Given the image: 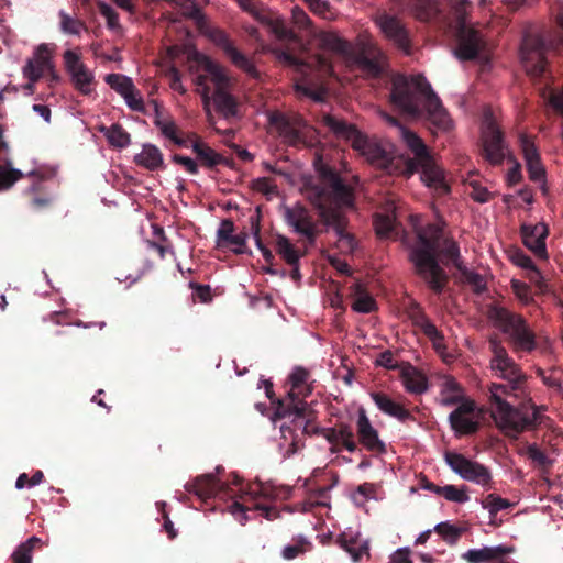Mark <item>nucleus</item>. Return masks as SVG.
Here are the masks:
<instances>
[{
  "label": "nucleus",
  "instance_id": "nucleus-1",
  "mask_svg": "<svg viewBox=\"0 0 563 563\" xmlns=\"http://www.w3.org/2000/svg\"><path fill=\"white\" fill-rule=\"evenodd\" d=\"M228 506L229 511L238 520L239 523L245 525L252 517L250 514H257L266 519H274L277 517V509L267 505V501L274 500L277 497V492L271 484L262 483L260 481L249 483L246 488L243 487L239 474H227L222 465L214 467L213 472V498H235Z\"/></svg>",
  "mask_w": 563,
  "mask_h": 563
},
{
  "label": "nucleus",
  "instance_id": "nucleus-2",
  "mask_svg": "<svg viewBox=\"0 0 563 563\" xmlns=\"http://www.w3.org/2000/svg\"><path fill=\"white\" fill-rule=\"evenodd\" d=\"M449 16L442 14L439 0H415L413 13L420 21L448 19L455 29L456 47L454 54L460 60L488 59L489 44L482 31L467 25V14L472 8L468 0H448Z\"/></svg>",
  "mask_w": 563,
  "mask_h": 563
},
{
  "label": "nucleus",
  "instance_id": "nucleus-3",
  "mask_svg": "<svg viewBox=\"0 0 563 563\" xmlns=\"http://www.w3.org/2000/svg\"><path fill=\"white\" fill-rule=\"evenodd\" d=\"M389 101L395 109L411 118H420L426 113L439 129L449 130L452 126L448 111L423 75L394 76Z\"/></svg>",
  "mask_w": 563,
  "mask_h": 563
},
{
  "label": "nucleus",
  "instance_id": "nucleus-4",
  "mask_svg": "<svg viewBox=\"0 0 563 563\" xmlns=\"http://www.w3.org/2000/svg\"><path fill=\"white\" fill-rule=\"evenodd\" d=\"M444 223H430L418 229L416 243L409 247V260L415 274L434 294H442L449 284V275L439 263V247L443 241Z\"/></svg>",
  "mask_w": 563,
  "mask_h": 563
},
{
  "label": "nucleus",
  "instance_id": "nucleus-5",
  "mask_svg": "<svg viewBox=\"0 0 563 563\" xmlns=\"http://www.w3.org/2000/svg\"><path fill=\"white\" fill-rule=\"evenodd\" d=\"M321 121L336 137L345 139L355 151L364 155L366 161L375 167L387 172L388 175H397V170L408 169V163L402 159H396L395 154L384 150L382 145L369 141L355 125L349 124L345 120L339 119L331 113H324Z\"/></svg>",
  "mask_w": 563,
  "mask_h": 563
},
{
  "label": "nucleus",
  "instance_id": "nucleus-6",
  "mask_svg": "<svg viewBox=\"0 0 563 563\" xmlns=\"http://www.w3.org/2000/svg\"><path fill=\"white\" fill-rule=\"evenodd\" d=\"M400 128L402 140L415 156L410 158L407 154H395L396 159H402L409 165L408 169L397 170V175L411 176L421 168V178L428 187L434 188L439 195L449 194L450 186L445 181V172L438 166L426 143L416 133L402 126Z\"/></svg>",
  "mask_w": 563,
  "mask_h": 563
},
{
  "label": "nucleus",
  "instance_id": "nucleus-7",
  "mask_svg": "<svg viewBox=\"0 0 563 563\" xmlns=\"http://www.w3.org/2000/svg\"><path fill=\"white\" fill-rule=\"evenodd\" d=\"M309 369L295 367L288 377L290 389L285 399L279 400L276 413L279 417H294L295 427L301 428L302 432H309V426L318 418L317 411L305 400L312 393L309 385Z\"/></svg>",
  "mask_w": 563,
  "mask_h": 563
},
{
  "label": "nucleus",
  "instance_id": "nucleus-8",
  "mask_svg": "<svg viewBox=\"0 0 563 563\" xmlns=\"http://www.w3.org/2000/svg\"><path fill=\"white\" fill-rule=\"evenodd\" d=\"M563 49V35L556 31L544 30L541 33L527 31L520 47L523 66L531 77L545 78L548 74V52Z\"/></svg>",
  "mask_w": 563,
  "mask_h": 563
},
{
  "label": "nucleus",
  "instance_id": "nucleus-9",
  "mask_svg": "<svg viewBox=\"0 0 563 563\" xmlns=\"http://www.w3.org/2000/svg\"><path fill=\"white\" fill-rule=\"evenodd\" d=\"M319 172L324 184L308 187L307 197L318 208L319 217L322 219L323 210H339L332 207V203L352 205L353 188L346 185L336 170L329 166H321Z\"/></svg>",
  "mask_w": 563,
  "mask_h": 563
},
{
  "label": "nucleus",
  "instance_id": "nucleus-10",
  "mask_svg": "<svg viewBox=\"0 0 563 563\" xmlns=\"http://www.w3.org/2000/svg\"><path fill=\"white\" fill-rule=\"evenodd\" d=\"M236 86L238 79L221 64L213 62V110L229 123L238 122L243 115L241 102L233 93Z\"/></svg>",
  "mask_w": 563,
  "mask_h": 563
},
{
  "label": "nucleus",
  "instance_id": "nucleus-11",
  "mask_svg": "<svg viewBox=\"0 0 563 563\" xmlns=\"http://www.w3.org/2000/svg\"><path fill=\"white\" fill-rule=\"evenodd\" d=\"M488 318L503 333L508 334L516 351L531 352L537 349L534 332L531 331L526 318L518 312L494 306L488 310Z\"/></svg>",
  "mask_w": 563,
  "mask_h": 563
},
{
  "label": "nucleus",
  "instance_id": "nucleus-12",
  "mask_svg": "<svg viewBox=\"0 0 563 563\" xmlns=\"http://www.w3.org/2000/svg\"><path fill=\"white\" fill-rule=\"evenodd\" d=\"M531 415L525 412V406L515 408L510 402H501V416L506 424V435L509 439H518L520 433L525 431L534 430L538 424L543 422V411L547 410L545 406H537L533 401L529 400Z\"/></svg>",
  "mask_w": 563,
  "mask_h": 563
},
{
  "label": "nucleus",
  "instance_id": "nucleus-13",
  "mask_svg": "<svg viewBox=\"0 0 563 563\" xmlns=\"http://www.w3.org/2000/svg\"><path fill=\"white\" fill-rule=\"evenodd\" d=\"M444 406H457L451 411L449 421L454 432L459 434H474L479 431V413L472 399L464 398L462 394H452L443 398Z\"/></svg>",
  "mask_w": 563,
  "mask_h": 563
},
{
  "label": "nucleus",
  "instance_id": "nucleus-14",
  "mask_svg": "<svg viewBox=\"0 0 563 563\" xmlns=\"http://www.w3.org/2000/svg\"><path fill=\"white\" fill-rule=\"evenodd\" d=\"M444 461L451 471L459 474L464 481L476 483L484 488H490L492 474L487 466L454 451H445Z\"/></svg>",
  "mask_w": 563,
  "mask_h": 563
},
{
  "label": "nucleus",
  "instance_id": "nucleus-15",
  "mask_svg": "<svg viewBox=\"0 0 563 563\" xmlns=\"http://www.w3.org/2000/svg\"><path fill=\"white\" fill-rule=\"evenodd\" d=\"M489 350L493 353L490 366L498 371L501 378L508 379L512 390L521 389L526 376L521 373L520 367L510 358L506 347L497 336L488 340Z\"/></svg>",
  "mask_w": 563,
  "mask_h": 563
},
{
  "label": "nucleus",
  "instance_id": "nucleus-16",
  "mask_svg": "<svg viewBox=\"0 0 563 563\" xmlns=\"http://www.w3.org/2000/svg\"><path fill=\"white\" fill-rule=\"evenodd\" d=\"M311 422L306 434H320L330 444V452L339 453L343 449L349 452L357 450V442L354 440L353 427L346 422H336L334 427H318Z\"/></svg>",
  "mask_w": 563,
  "mask_h": 563
},
{
  "label": "nucleus",
  "instance_id": "nucleus-17",
  "mask_svg": "<svg viewBox=\"0 0 563 563\" xmlns=\"http://www.w3.org/2000/svg\"><path fill=\"white\" fill-rule=\"evenodd\" d=\"M240 8L244 12L250 13L266 26L279 40H291L295 37L294 31L288 29L286 22L278 15L266 9L263 4H258L255 0H236Z\"/></svg>",
  "mask_w": 563,
  "mask_h": 563
},
{
  "label": "nucleus",
  "instance_id": "nucleus-18",
  "mask_svg": "<svg viewBox=\"0 0 563 563\" xmlns=\"http://www.w3.org/2000/svg\"><path fill=\"white\" fill-rule=\"evenodd\" d=\"M64 65L73 86L82 95L88 96L93 90L95 74L81 59L77 51L67 49L63 54Z\"/></svg>",
  "mask_w": 563,
  "mask_h": 563
},
{
  "label": "nucleus",
  "instance_id": "nucleus-19",
  "mask_svg": "<svg viewBox=\"0 0 563 563\" xmlns=\"http://www.w3.org/2000/svg\"><path fill=\"white\" fill-rule=\"evenodd\" d=\"M374 21L394 46L407 55L411 54L410 31L406 27L402 20L394 14L383 12L377 14Z\"/></svg>",
  "mask_w": 563,
  "mask_h": 563
},
{
  "label": "nucleus",
  "instance_id": "nucleus-20",
  "mask_svg": "<svg viewBox=\"0 0 563 563\" xmlns=\"http://www.w3.org/2000/svg\"><path fill=\"white\" fill-rule=\"evenodd\" d=\"M188 63L189 71L196 85V90L201 96L207 115H210L211 103L209 97V85L211 81V60L207 56L195 52L189 56Z\"/></svg>",
  "mask_w": 563,
  "mask_h": 563
},
{
  "label": "nucleus",
  "instance_id": "nucleus-21",
  "mask_svg": "<svg viewBox=\"0 0 563 563\" xmlns=\"http://www.w3.org/2000/svg\"><path fill=\"white\" fill-rule=\"evenodd\" d=\"M285 219L296 233L306 238L308 244H314L319 234L322 233L311 212L302 205L297 203L292 208H287Z\"/></svg>",
  "mask_w": 563,
  "mask_h": 563
},
{
  "label": "nucleus",
  "instance_id": "nucleus-22",
  "mask_svg": "<svg viewBox=\"0 0 563 563\" xmlns=\"http://www.w3.org/2000/svg\"><path fill=\"white\" fill-rule=\"evenodd\" d=\"M322 222L331 227L336 235V247L342 253H353L357 243L355 236L347 232V219L340 210H323Z\"/></svg>",
  "mask_w": 563,
  "mask_h": 563
},
{
  "label": "nucleus",
  "instance_id": "nucleus-23",
  "mask_svg": "<svg viewBox=\"0 0 563 563\" xmlns=\"http://www.w3.org/2000/svg\"><path fill=\"white\" fill-rule=\"evenodd\" d=\"M55 48L54 44L46 43L36 46L32 57L26 60L22 68L24 78L30 81H37L46 74L47 69H52Z\"/></svg>",
  "mask_w": 563,
  "mask_h": 563
},
{
  "label": "nucleus",
  "instance_id": "nucleus-24",
  "mask_svg": "<svg viewBox=\"0 0 563 563\" xmlns=\"http://www.w3.org/2000/svg\"><path fill=\"white\" fill-rule=\"evenodd\" d=\"M213 45L221 47L225 56L229 57L235 67L243 70L252 78L260 76V71L256 69L251 59L234 46L233 42L223 30L213 27Z\"/></svg>",
  "mask_w": 563,
  "mask_h": 563
},
{
  "label": "nucleus",
  "instance_id": "nucleus-25",
  "mask_svg": "<svg viewBox=\"0 0 563 563\" xmlns=\"http://www.w3.org/2000/svg\"><path fill=\"white\" fill-rule=\"evenodd\" d=\"M106 82L124 99L131 110L137 112L145 110L143 98L130 77L122 74H109L106 77Z\"/></svg>",
  "mask_w": 563,
  "mask_h": 563
},
{
  "label": "nucleus",
  "instance_id": "nucleus-26",
  "mask_svg": "<svg viewBox=\"0 0 563 563\" xmlns=\"http://www.w3.org/2000/svg\"><path fill=\"white\" fill-rule=\"evenodd\" d=\"M520 235L525 246L537 255L540 260H548L547 236L549 235V227L543 221L538 224H522L520 227Z\"/></svg>",
  "mask_w": 563,
  "mask_h": 563
},
{
  "label": "nucleus",
  "instance_id": "nucleus-27",
  "mask_svg": "<svg viewBox=\"0 0 563 563\" xmlns=\"http://www.w3.org/2000/svg\"><path fill=\"white\" fill-rule=\"evenodd\" d=\"M356 429L358 441L365 450L373 452L375 455H383L387 452L386 443L380 440L378 431L374 429L364 408L358 409Z\"/></svg>",
  "mask_w": 563,
  "mask_h": 563
},
{
  "label": "nucleus",
  "instance_id": "nucleus-28",
  "mask_svg": "<svg viewBox=\"0 0 563 563\" xmlns=\"http://www.w3.org/2000/svg\"><path fill=\"white\" fill-rule=\"evenodd\" d=\"M484 157L494 166L503 164L505 159V145L503 133L495 122L487 123L482 135Z\"/></svg>",
  "mask_w": 563,
  "mask_h": 563
},
{
  "label": "nucleus",
  "instance_id": "nucleus-29",
  "mask_svg": "<svg viewBox=\"0 0 563 563\" xmlns=\"http://www.w3.org/2000/svg\"><path fill=\"white\" fill-rule=\"evenodd\" d=\"M409 319L413 325L421 329L423 334L432 342L435 350L444 349V335L438 331L437 325L433 324L419 303H413L409 309Z\"/></svg>",
  "mask_w": 563,
  "mask_h": 563
},
{
  "label": "nucleus",
  "instance_id": "nucleus-30",
  "mask_svg": "<svg viewBox=\"0 0 563 563\" xmlns=\"http://www.w3.org/2000/svg\"><path fill=\"white\" fill-rule=\"evenodd\" d=\"M514 550L515 549L512 547L507 545L470 549L462 554V559L467 563H496L499 559L511 554Z\"/></svg>",
  "mask_w": 563,
  "mask_h": 563
},
{
  "label": "nucleus",
  "instance_id": "nucleus-31",
  "mask_svg": "<svg viewBox=\"0 0 563 563\" xmlns=\"http://www.w3.org/2000/svg\"><path fill=\"white\" fill-rule=\"evenodd\" d=\"M371 397L385 415L397 418L400 422H407V420L416 422L417 418L410 413L409 409L393 400L388 394L374 391L371 394Z\"/></svg>",
  "mask_w": 563,
  "mask_h": 563
},
{
  "label": "nucleus",
  "instance_id": "nucleus-32",
  "mask_svg": "<svg viewBox=\"0 0 563 563\" xmlns=\"http://www.w3.org/2000/svg\"><path fill=\"white\" fill-rule=\"evenodd\" d=\"M489 390V399L490 402L494 405L495 410L492 413V417L494 418L495 424L498 427V429L506 435V424L504 423L503 419V410H501V402H508L503 398V395L510 394L511 384H492L488 388Z\"/></svg>",
  "mask_w": 563,
  "mask_h": 563
},
{
  "label": "nucleus",
  "instance_id": "nucleus-33",
  "mask_svg": "<svg viewBox=\"0 0 563 563\" xmlns=\"http://www.w3.org/2000/svg\"><path fill=\"white\" fill-rule=\"evenodd\" d=\"M509 260L511 263L518 267H521L523 269L528 271V278L531 283L536 284L540 290H542L544 286V278L541 275L540 271L534 265L533 261L531 260L528 254H526L525 251L516 249L514 251L509 252Z\"/></svg>",
  "mask_w": 563,
  "mask_h": 563
},
{
  "label": "nucleus",
  "instance_id": "nucleus-34",
  "mask_svg": "<svg viewBox=\"0 0 563 563\" xmlns=\"http://www.w3.org/2000/svg\"><path fill=\"white\" fill-rule=\"evenodd\" d=\"M402 384L409 393L423 394L428 389V380L424 374L409 363L401 365Z\"/></svg>",
  "mask_w": 563,
  "mask_h": 563
},
{
  "label": "nucleus",
  "instance_id": "nucleus-35",
  "mask_svg": "<svg viewBox=\"0 0 563 563\" xmlns=\"http://www.w3.org/2000/svg\"><path fill=\"white\" fill-rule=\"evenodd\" d=\"M439 255L442 256V262L446 266L452 264V266L460 271L464 265L461 257V246L452 239V236L443 238L438 251V257Z\"/></svg>",
  "mask_w": 563,
  "mask_h": 563
},
{
  "label": "nucleus",
  "instance_id": "nucleus-36",
  "mask_svg": "<svg viewBox=\"0 0 563 563\" xmlns=\"http://www.w3.org/2000/svg\"><path fill=\"white\" fill-rule=\"evenodd\" d=\"M134 162L146 169L155 170L163 165V155L153 144H144L140 153L134 156Z\"/></svg>",
  "mask_w": 563,
  "mask_h": 563
},
{
  "label": "nucleus",
  "instance_id": "nucleus-37",
  "mask_svg": "<svg viewBox=\"0 0 563 563\" xmlns=\"http://www.w3.org/2000/svg\"><path fill=\"white\" fill-rule=\"evenodd\" d=\"M271 122L279 130V135L290 145L302 143V135L299 130L295 129L288 119L280 113H274Z\"/></svg>",
  "mask_w": 563,
  "mask_h": 563
},
{
  "label": "nucleus",
  "instance_id": "nucleus-38",
  "mask_svg": "<svg viewBox=\"0 0 563 563\" xmlns=\"http://www.w3.org/2000/svg\"><path fill=\"white\" fill-rule=\"evenodd\" d=\"M275 250L280 258L286 261L288 265H298L301 256V253L294 243H291L290 239L285 235H277L275 241Z\"/></svg>",
  "mask_w": 563,
  "mask_h": 563
},
{
  "label": "nucleus",
  "instance_id": "nucleus-39",
  "mask_svg": "<svg viewBox=\"0 0 563 563\" xmlns=\"http://www.w3.org/2000/svg\"><path fill=\"white\" fill-rule=\"evenodd\" d=\"M355 295V299L352 302V309L358 312H372L377 306L372 295L366 292L365 287L360 283H355L352 286Z\"/></svg>",
  "mask_w": 563,
  "mask_h": 563
},
{
  "label": "nucleus",
  "instance_id": "nucleus-40",
  "mask_svg": "<svg viewBox=\"0 0 563 563\" xmlns=\"http://www.w3.org/2000/svg\"><path fill=\"white\" fill-rule=\"evenodd\" d=\"M374 229L379 238H391L398 234V223L395 216H390V213H376Z\"/></svg>",
  "mask_w": 563,
  "mask_h": 563
},
{
  "label": "nucleus",
  "instance_id": "nucleus-41",
  "mask_svg": "<svg viewBox=\"0 0 563 563\" xmlns=\"http://www.w3.org/2000/svg\"><path fill=\"white\" fill-rule=\"evenodd\" d=\"M101 132L107 137L108 142L115 147H126L130 142V134L119 124H112L109 128H102Z\"/></svg>",
  "mask_w": 563,
  "mask_h": 563
},
{
  "label": "nucleus",
  "instance_id": "nucleus-42",
  "mask_svg": "<svg viewBox=\"0 0 563 563\" xmlns=\"http://www.w3.org/2000/svg\"><path fill=\"white\" fill-rule=\"evenodd\" d=\"M358 67L364 76L368 78H378L384 70L378 56H367L365 54L358 56Z\"/></svg>",
  "mask_w": 563,
  "mask_h": 563
},
{
  "label": "nucleus",
  "instance_id": "nucleus-43",
  "mask_svg": "<svg viewBox=\"0 0 563 563\" xmlns=\"http://www.w3.org/2000/svg\"><path fill=\"white\" fill-rule=\"evenodd\" d=\"M187 490L199 501L207 504L210 498L211 477L209 475L197 477L194 483L187 486Z\"/></svg>",
  "mask_w": 563,
  "mask_h": 563
},
{
  "label": "nucleus",
  "instance_id": "nucleus-44",
  "mask_svg": "<svg viewBox=\"0 0 563 563\" xmlns=\"http://www.w3.org/2000/svg\"><path fill=\"white\" fill-rule=\"evenodd\" d=\"M58 15L60 19L59 29L64 34L79 35L81 31L85 29V25L80 20L69 15L64 10H60Z\"/></svg>",
  "mask_w": 563,
  "mask_h": 563
},
{
  "label": "nucleus",
  "instance_id": "nucleus-45",
  "mask_svg": "<svg viewBox=\"0 0 563 563\" xmlns=\"http://www.w3.org/2000/svg\"><path fill=\"white\" fill-rule=\"evenodd\" d=\"M41 542L37 537H31L21 543L12 553L13 563H32V552L35 543Z\"/></svg>",
  "mask_w": 563,
  "mask_h": 563
},
{
  "label": "nucleus",
  "instance_id": "nucleus-46",
  "mask_svg": "<svg viewBox=\"0 0 563 563\" xmlns=\"http://www.w3.org/2000/svg\"><path fill=\"white\" fill-rule=\"evenodd\" d=\"M320 44L323 48L330 49V52L344 53L346 52L347 44L345 40L339 37L334 33H328L323 31L319 35Z\"/></svg>",
  "mask_w": 563,
  "mask_h": 563
},
{
  "label": "nucleus",
  "instance_id": "nucleus-47",
  "mask_svg": "<svg viewBox=\"0 0 563 563\" xmlns=\"http://www.w3.org/2000/svg\"><path fill=\"white\" fill-rule=\"evenodd\" d=\"M294 541V543H289L287 547L283 549L282 555L284 559H296L297 556L303 554V552H307L312 548L311 542L302 537H299Z\"/></svg>",
  "mask_w": 563,
  "mask_h": 563
},
{
  "label": "nucleus",
  "instance_id": "nucleus-48",
  "mask_svg": "<svg viewBox=\"0 0 563 563\" xmlns=\"http://www.w3.org/2000/svg\"><path fill=\"white\" fill-rule=\"evenodd\" d=\"M526 455L532 461V463L542 470H548L552 466L553 462L545 454L544 451L540 450L539 445L531 443L527 445Z\"/></svg>",
  "mask_w": 563,
  "mask_h": 563
},
{
  "label": "nucleus",
  "instance_id": "nucleus-49",
  "mask_svg": "<svg viewBox=\"0 0 563 563\" xmlns=\"http://www.w3.org/2000/svg\"><path fill=\"white\" fill-rule=\"evenodd\" d=\"M538 375L547 386L558 393H563V368L553 367L548 375L543 369H538Z\"/></svg>",
  "mask_w": 563,
  "mask_h": 563
},
{
  "label": "nucleus",
  "instance_id": "nucleus-50",
  "mask_svg": "<svg viewBox=\"0 0 563 563\" xmlns=\"http://www.w3.org/2000/svg\"><path fill=\"white\" fill-rule=\"evenodd\" d=\"M155 123L165 137L169 139L177 145H186V141L178 135V129L174 121L158 119Z\"/></svg>",
  "mask_w": 563,
  "mask_h": 563
},
{
  "label": "nucleus",
  "instance_id": "nucleus-51",
  "mask_svg": "<svg viewBox=\"0 0 563 563\" xmlns=\"http://www.w3.org/2000/svg\"><path fill=\"white\" fill-rule=\"evenodd\" d=\"M174 2L179 5L181 15L191 19L198 25L202 23L203 15L192 0H174Z\"/></svg>",
  "mask_w": 563,
  "mask_h": 563
},
{
  "label": "nucleus",
  "instance_id": "nucleus-52",
  "mask_svg": "<svg viewBox=\"0 0 563 563\" xmlns=\"http://www.w3.org/2000/svg\"><path fill=\"white\" fill-rule=\"evenodd\" d=\"M460 272L465 283L473 286V291L482 294L484 290H486V283L481 274L474 273V271L468 269L465 265L460 268Z\"/></svg>",
  "mask_w": 563,
  "mask_h": 563
},
{
  "label": "nucleus",
  "instance_id": "nucleus-53",
  "mask_svg": "<svg viewBox=\"0 0 563 563\" xmlns=\"http://www.w3.org/2000/svg\"><path fill=\"white\" fill-rule=\"evenodd\" d=\"M523 159L527 164L538 161L540 158L539 150L533 140L528 135H520L519 139Z\"/></svg>",
  "mask_w": 563,
  "mask_h": 563
},
{
  "label": "nucleus",
  "instance_id": "nucleus-54",
  "mask_svg": "<svg viewBox=\"0 0 563 563\" xmlns=\"http://www.w3.org/2000/svg\"><path fill=\"white\" fill-rule=\"evenodd\" d=\"M23 176L22 172L8 165H0V190L10 188Z\"/></svg>",
  "mask_w": 563,
  "mask_h": 563
},
{
  "label": "nucleus",
  "instance_id": "nucleus-55",
  "mask_svg": "<svg viewBox=\"0 0 563 563\" xmlns=\"http://www.w3.org/2000/svg\"><path fill=\"white\" fill-rule=\"evenodd\" d=\"M336 542L342 549L352 555L354 562H357V560H360L364 552L367 550V548L364 545L356 547V540L347 539L345 534H342L340 538H338Z\"/></svg>",
  "mask_w": 563,
  "mask_h": 563
},
{
  "label": "nucleus",
  "instance_id": "nucleus-56",
  "mask_svg": "<svg viewBox=\"0 0 563 563\" xmlns=\"http://www.w3.org/2000/svg\"><path fill=\"white\" fill-rule=\"evenodd\" d=\"M441 496L446 500L456 503H465L468 500L467 489L465 487L460 489L453 484L444 485L441 489Z\"/></svg>",
  "mask_w": 563,
  "mask_h": 563
},
{
  "label": "nucleus",
  "instance_id": "nucleus-57",
  "mask_svg": "<svg viewBox=\"0 0 563 563\" xmlns=\"http://www.w3.org/2000/svg\"><path fill=\"white\" fill-rule=\"evenodd\" d=\"M510 506V500L496 495H488L483 501V507L487 508L490 515H496L499 510L509 508Z\"/></svg>",
  "mask_w": 563,
  "mask_h": 563
},
{
  "label": "nucleus",
  "instance_id": "nucleus-58",
  "mask_svg": "<svg viewBox=\"0 0 563 563\" xmlns=\"http://www.w3.org/2000/svg\"><path fill=\"white\" fill-rule=\"evenodd\" d=\"M434 530L439 534H441L445 541L450 543L456 542L462 532L461 529L456 528V526L451 525L449 522L438 523Z\"/></svg>",
  "mask_w": 563,
  "mask_h": 563
},
{
  "label": "nucleus",
  "instance_id": "nucleus-59",
  "mask_svg": "<svg viewBox=\"0 0 563 563\" xmlns=\"http://www.w3.org/2000/svg\"><path fill=\"white\" fill-rule=\"evenodd\" d=\"M375 365L385 367L387 369H395V368L401 369V365H399V363L396 361V358L394 356V353L389 350L383 351L377 355V357L375 360Z\"/></svg>",
  "mask_w": 563,
  "mask_h": 563
},
{
  "label": "nucleus",
  "instance_id": "nucleus-60",
  "mask_svg": "<svg viewBox=\"0 0 563 563\" xmlns=\"http://www.w3.org/2000/svg\"><path fill=\"white\" fill-rule=\"evenodd\" d=\"M233 229H234V225H233V222L232 220H222V224L221 227L219 228V230L217 231V244L218 246H224L229 239L231 238L232 233H233Z\"/></svg>",
  "mask_w": 563,
  "mask_h": 563
},
{
  "label": "nucleus",
  "instance_id": "nucleus-61",
  "mask_svg": "<svg viewBox=\"0 0 563 563\" xmlns=\"http://www.w3.org/2000/svg\"><path fill=\"white\" fill-rule=\"evenodd\" d=\"M511 288L515 292V295L518 297L519 300L523 301L525 303L530 302L531 300V287L528 284H525L522 282H518V279L511 280Z\"/></svg>",
  "mask_w": 563,
  "mask_h": 563
},
{
  "label": "nucleus",
  "instance_id": "nucleus-62",
  "mask_svg": "<svg viewBox=\"0 0 563 563\" xmlns=\"http://www.w3.org/2000/svg\"><path fill=\"white\" fill-rule=\"evenodd\" d=\"M528 174L531 180L540 181L545 180L547 170L541 162V158L538 161L531 162L527 165Z\"/></svg>",
  "mask_w": 563,
  "mask_h": 563
},
{
  "label": "nucleus",
  "instance_id": "nucleus-63",
  "mask_svg": "<svg viewBox=\"0 0 563 563\" xmlns=\"http://www.w3.org/2000/svg\"><path fill=\"white\" fill-rule=\"evenodd\" d=\"M191 147L200 157L201 164L206 167H211V155L209 147L198 140L191 142Z\"/></svg>",
  "mask_w": 563,
  "mask_h": 563
},
{
  "label": "nucleus",
  "instance_id": "nucleus-64",
  "mask_svg": "<svg viewBox=\"0 0 563 563\" xmlns=\"http://www.w3.org/2000/svg\"><path fill=\"white\" fill-rule=\"evenodd\" d=\"M100 13L106 18L107 24L111 29H115L119 25V20L115 11L107 3L99 2Z\"/></svg>",
  "mask_w": 563,
  "mask_h": 563
}]
</instances>
